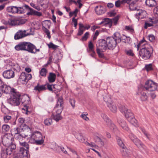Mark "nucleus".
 <instances>
[{
	"label": "nucleus",
	"mask_w": 158,
	"mask_h": 158,
	"mask_svg": "<svg viewBox=\"0 0 158 158\" xmlns=\"http://www.w3.org/2000/svg\"><path fill=\"white\" fill-rule=\"evenodd\" d=\"M157 88V84L153 81L148 80L146 81L144 87L141 86L138 88L137 94L140 96L142 101H145L147 100L148 96L145 92L144 89L150 91H154Z\"/></svg>",
	"instance_id": "nucleus-1"
},
{
	"label": "nucleus",
	"mask_w": 158,
	"mask_h": 158,
	"mask_svg": "<svg viewBox=\"0 0 158 158\" xmlns=\"http://www.w3.org/2000/svg\"><path fill=\"white\" fill-rule=\"evenodd\" d=\"M146 42L143 40L137 45V50L139 48H142L139 52V55L142 58L145 60L149 59L152 55V49L148 44H146Z\"/></svg>",
	"instance_id": "nucleus-2"
},
{
	"label": "nucleus",
	"mask_w": 158,
	"mask_h": 158,
	"mask_svg": "<svg viewBox=\"0 0 158 158\" xmlns=\"http://www.w3.org/2000/svg\"><path fill=\"white\" fill-rule=\"evenodd\" d=\"M15 48L17 51L26 50L33 53L40 51V49H36V47L33 44L27 42H20L16 45Z\"/></svg>",
	"instance_id": "nucleus-3"
},
{
	"label": "nucleus",
	"mask_w": 158,
	"mask_h": 158,
	"mask_svg": "<svg viewBox=\"0 0 158 158\" xmlns=\"http://www.w3.org/2000/svg\"><path fill=\"white\" fill-rule=\"evenodd\" d=\"M121 112L124 113L125 117L131 124L135 125L137 120L135 118L133 113L130 110L128 109L125 106H122L120 108Z\"/></svg>",
	"instance_id": "nucleus-4"
},
{
	"label": "nucleus",
	"mask_w": 158,
	"mask_h": 158,
	"mask_svg": "<svg viewBox=\"0 0 158 158\" xmlns=\"http://www.w3.org/2000/svg\"><path fill=\"white\" fill-rule=\"evenodd\" d=\"M10 98L8 100V102L13 106H17L20 103V94L15 91L11 93Z\"/></svg>",
	"instance_id": "nucleus-5"
},
{
	"label": "nucleus",
	"mask_w": 158,
	"mask_h": 158,
	"mask_svg": "<svg viewBox=\"0 0 158 158\" xmlns=\"http://www.w3.org/2000/svg\"><path fill=\"white\" fill-rule=\"evenodd\" d=\"M30 138L34 141L35 144L37 145H41L44 142L41 133L38 131H35L32 133Z\"/></svg>",
	"instance_id": "nucleus-6"
},
{
	"label": "nucleus",
	"mask_w": 158,
	"mask_h": 158,
	"mask_svg": "<svg viewBox=\"0 0 158 158\" xmlns=\"http://www.w3.org/2000/svg\"><path fill=\"white\" fill-rule=\"evenodd\" d=\"M118 144L121 147V151L124 158H128L131 153V151L125 148V146L122 141L120 138L117 139Z\"/></svg>",
	"instance_id": "nucleus-7"
},
{
	"label": "nucleus",
	"mask_w": 158,
	"mask_h": 158,
	"mask_svg": "<svg viewBox=\"0 0 158 158\" xmlns=\"http://www.w3.org/2000/svg\"><path fill=\"white\" fill-rule=\"evenodd\" d=\"M2 142L3 145L8 148L13 145L16 144L14 142V139L10 135H6L2 137Z\"/></svg>",
	"instance_id": "nucleus-8"
},
{
	"label": "nucleus",
	"mask_w": 158,
	"mask_h": 158,
	"mask_svg": "<svg viewBox=\"0 0 158 158\" xmlns=\"http://www.w3.org/2000/svg\"><path fill=\"white\" fill-rule=\"evenodd\" d=\"M16 148L15 145L7 148L6 150H3L1 152V158H6L8 155H10L15 150Z\"/></svg>",
	"instance_id": "nucleus-9"
},
{
	"label": "nucleus",
	"mask_w": 158,
	"mask_h": 158,
	"mask_svg": "<svg viewBox=\"0 0 158 158\" xmlns=\"http://www.w3.org/2000/svg\"><path fill=\"white\" fill-rule=\"evenodd\" d=\"M106 38L108 49H114L116 46L117 43L115 41L113 36L108 37Z\"/></svg>",
	"instance_id": "nucleus-10"
},
{
	"label": "nucleus",
	"mask_w": 158,
	"mask_h": 158,
	"mask_svg": "<svg viewBox=\"0 0 158 158\" xmlns=\"http://www.w3.org/2000/svg\"><path fill=\"white\" fill-rule=\"evenodd\" d=\"M97 49H101L102 52L108 49L106 38V40L101 39L98 40L97 44Z\"/></svg>",
	"instance_id": "nucleus-11"
},
{
	"label": "nucleus",
	"mask_w": 158,
	"mask_h": 158,
	"mask_svg": "<svg viewBox=\"0 0 158 158\" xmlns=\"http://www.w3.org/2000/svg\"><path fill=\"white\" fill-rule=\"evenodd\" d=\"M0 87L2 93L9 94L11 93V94L15 91V89H11L10 86L4 84L2 81V83L0 84Z\"/></svg>",
	"instance_id": "nucleus-12"
},
{
	"label": "nucleus",
	"mask_w": 158,
	"mask_h": 158,
	"mask_svg": "<svg viewBox=\"0 0 158 158\" xmlns=\"http://www.w3.org/2000/svg\"><path fill=\"white\" fill-rule=\"evenodd\" d=\"M62 111L61 109H59L56 110V113H52L51 115V118L56 122L62 119V117L61 115V114Z\"/></svg>",
	"instance_id": "nucleus-13"
},
{
	"label": "nucleus",
	"mask_w": 158,
	"mask_h": 158,
	"mask_svg": "<svg viewBox=\"0 0 158 158\" xmlns=\"http://www.w3.org/2000/svg\"><path fill=\"white\" fill-rule=\"evenodd\" d=\"M140 0H122V2H126V3L129 4V9L131 10H136L135 6H134L136 4L137 2L140 1Z\"/></svg>",
	"instance_id": "nucleus-14"
},
{
	"label": "nucleus",
	"mask_w": 158,
	"mask_h": 158,
	"mask_svg": "<svg viewBox=\"0 0 158 158\" xmlns=\"http://www.w3.org/2000/svg\"><path fill=\"white\" fill-rule=\"evenodd\" d=\"M26 30H19L16 33L14 36L15 39V40H19L28 35V34L26 33Z\"/></svg>",
	"instance_id": "nucleus-15"
},
{
	"label": "nucleus",
	"mask_w": 158,
	"mask_h": 158,
	"mask_svg": "<svg viewBox=\"0 0 158 158\" xmlns=\"http://www.w3.org/2000/svg\"><path fill=\"white\" fill-rule=\"evenodd\" d=\"M29 151L26 150L23 147H21L18 153V155L20 158H27Z\"/></svg>",
	"instance_id": "nucleus-16"
},
{
	"label": "nucleus",
	"mask_w": 158,
	"mask_h": 158,
	"mask_svg": "<svg viewBox=\"0 0 158 158\" xmlns=\"http://www.w3.org/2000/svg\"><path fill=\"white\" fill-rule=\"evenodd\" d=\"M3 77L5 78L10 79L14 77V72L11 69L8 70L4 71L3 73Z\"/></svg>",
	"instance_id": "nucleus-17"
},
{
	"label": "nucleus",
	"mask_w": 158,
	"mask_h": 158,
	"mask_svg": "<svg viewBox=\"0 0 158 158\" xmlns=\"http://www.w3.org/2000/svg\"><path fill=\"white\" fill-rule=\"evenodd\" d=\"M146 15V12L141 9L138 10L135 15L136 18L138 19H143L145 17Z\"/></svg>",
	"instance_id": "nucleus-18"
},
{
	"label": "nucleus",
	"mask_w": 158,
	"mask_h": 158,
	"mask_svg": "<svg viewBox=\"0 0 158 158\" xmlns=\"http://www.w3.org/2000/svg\"><path fill=\"white\" fill-rule=\"evenodd\" d=\"M96 14L98 15H101L106 12V7L102 6H96L95 9Z\"/></svg>",
	"instance_id": "nucleus-19"
},
{
	"label": "nucleus",
	"mask_w": 158,
	"mask_h": 158,
	"mask_svg": "<svg viewBox=\"0 0 158 158\" xmlns=\"http://www.w3.org/2000/svg\"><path fill=\"white\" fill-rule=\"evenodd\" d=\"M117 122L123 129L127 131L129 130V128L126 122L124 120H122L120 118H117Z\"/></svg>",
	"instance_id": "nucleus-20"
},
{
	"label": "nucleus",
	"mask_w": 158,
	"mask_h": 158,
	"mask_svg": "<svg viewBox=\"0 0 158 158\" xmlns=\"http://www.w3.org/2000/svg\"><path fill=\"white\" fill-rule=\"evenodd\" d=\"M112 21L110 19L106 18L102 20L100 24H103L105 26H108L110 28L112 26Z\"/></svg>",
	"instance_id": "nucleus-21"
},
{
	"label": "nucleus",
	"mask_w": 158,
	"mask_h": 158,
	"mask_svg": "<svg viewBox=\"0 0 158 158\" xmlns=\"http://www.w3.org/2000/svg\"><path fill=\"white\" fill-rule=\"evenodd\" d=\"M26 79V73L23 72L21 74L18 80V81L23 84H26L27 83Z\"/></svg>",
	"instance_id": "nucleus-22"
},
{
	"label": "nucleus",
	"mask_w": 158,
	"mask_h": 158,
	"mask_svg": "<svg viewBox=\"0 0 158 158\" xmlns=\"http://www.w3.org/2000/svg\"><path fill=\"white\" fill-rule=\"evenodd\" d=\"M134 143L141 150L146 151V147L138 139H136L135 141H134Z\"/></svg>",
	"instance_id": "nucleus-23"
},
{
	"label": "nucleus",
	"mask_w": 158,
	"mask_h": 158,
	"mask_svg": "<svg viewBox=\"0 0 158 158\" xmlns=\"http://www.w3.org/2000/svg\"><path fill=\"white\" fill-rule=\"evenodd\" d=\"M19 9L18 10L19 14H23L25 12V9L30 11L31 8L30 7L26 5H24L18 7Z\"/></svg>",
	"instance_id": "nucleus-24"
},
{
	"label": "nucleus",
	"mask_w": 158,
	"mask_h": 158,
	"mask_svg": "<svg viewBox=\"0 0 158 158\" xmlns=\"http://www.w3.org/2000/svg\"><path fill=\"white\" fill-rule=\"evenodd\" d=\"M19 9L18 7L16 6H10L8 7L7 8V11L12 13H18Z\"/></svg>",
	"instance_id": "nucleus-25"
},
{
	"label": "nucleus",
	"mask_w": 158,
	"mask_h": 158,
	"mask_svg": "<svg viewBox=\"0 0 158 158\" xmlns=\"http://www.w3.org/2000/svg\"><path fill=\"white\" fill-rule=\"evenodd\" d=\"M63 98L62 97H59L57 99V102L56 104L55 108L60 107L59 109H61L63 110Z\"/></svg>",
	"instance_id": "nucleus-26"
},
{
	"label": "nucleus",
	"mask_w": 158,
	"mask_h": 158,
	"mask_svg": "<svg viewBox=\"0 0 158 158\" xmlns=\"http://www.w3.org/2000/svg\"><path fill=\"white\" fill-rule=\"evenodd\" d=\"M45 86V85H40L39 83H38L37 85L34 87V89L40 92L41 91L45 90L46 89V88Z\"/></svg>",
	"instance_id": "nucleus-27"
},
{
	"label": "nucleus",
	"mask_w": 158,
	"mask_h": 158,
	"mask_svg": "<svg viewBox=\"0 0 158 158\" xmlns=\"http://www.w3.org/2000/svg\"><path fill=\"white\" fill-rule=\"evenodd\" d=\"M113 38L117 43H120L122 40L120 34L117 32L114 34Z\"/></svg>",
	"instance_id": "nucleus-28"
},
{
	"label": "nucleus",
	"mask_w": 158,
	"mask_h": 158,
	"mask_svg": "<svg viewBox=\"0 0 158 158\" xmlns=\"http://www.w3.org/2000/svg\"><path fill=\"white\" fill-rule=\"evenodd\" d=\"M56 75L52 73H50L48 77V80L50 83L54 82L56 80Z\"/></svg>",
	"instance_id": "nucleus-29"
},
{
	"label": "nucleus",
	"mask_w": 158,
	"mask_h": 158,
	"mask_svg": "<svg viewBox=\"0 0 158 158\" xmlns=\"http://www.w3.org/2000/svg\"><path fill=\"white\" fill-rule=\"evenodd\" d=\"M107 106L112 112L113 113L116 112L117 110V107L115 104L113 102L108 104Z\"/></svg>",
	"instance_id": "nucleus-30"
},
{
	"label": "nucleus",
	"mask_w": 158,
	"mask_h": 158,
	"mask_svg": "<svg viewBox=\"0 0 158 158\" xmlns=\"http://www.w3.org/2000/svg\"><path fill=\"white\" fill-rule=\"evenodd\" d=\"M27 14L28 15H34L38 16H40L42 15V14L41 12L35 11L31 8L30 12L27 13Z\"/></svg>",
	"instance_id": "nucleus-31"
},
{
	"label": "nucleus",
	"mask_w": 158,
	"mask_h": 158,
	"mask_svg": "<svg viewBox=\"0 0 158 158\" xmlns=\"http://www.w3.org/2000/svg\"><path fill=\"white\" fill-rule=\"evenodd\" d=\"M145 3L147 5L150 7L155 6L156 5L155 0H146Z\"/></svg>",
	"instance_id": "nucleus-32"
},
{
	"label": "nucleus",
	"mask_w": 158,
	"mask_h": 158,
	"mask_svg": "<svg viewBox=\"0 0 158 158\" xmlns=\"http://www.w3.org/2000/svg\"><path fill=\"white\" fill-rule=\"evenodd\" d=\"M79 28L77 35L80 36L81 35L83 34V32L85 31V28H84V26L81 23H79Z\"/></svg>",
	"instance_id": "nucleus-33"
},
{
	"label": "nucleus",
	"mask_w": 158,
	"mask_h": 158,
	"mask_svg": "<svg viewBox=\"0 0 158 158\" xmlns=\"http://www.w3.org/2000/svg\"><path fill=\"white\" fill-rule=\"evenodd\" d=\"M2 128L3 132H7L10 130V127L7 124H4L2 126Z\"/></svg>",
	"instance_id": "nucleus-34"
},
{
	"label": "nucleus",
	"mask_w": 158,
	"mask_h": 158,
	"mask_svg": "<svg viewBox=\"0 0 158 158\" xmlns=\"http://www.w3.org/2000/svg\"><path fill=\"white\" fill-rule=\"evenodd\" d=\"M110 127V129L114 132H115L117 130V128L115 125L114 123H112L111 121H110V123H109V125H107Z\"/></svg>",
	"instance_id": "nucleus-35"
},
{
	"label": "nucleus",
	"mask_w": 158,
	"mask_h": 158,
	"mask_svg": "<svg viewBox=\"0 0 158 158\" xmlns=\"http://www.w3.org/2000/svg\"><path fill=\"white\" fill-rule=\"evenodd\" d=\"M102 118L106 122L107 125H109V123H110L111 121L107 116L104 114H102L101 115Z\"/></svg>",
	"instance_id": "nucleus-36"
},
{
	"label": "nucleus",
	"mask_w": 158,
	"mask_h": 158,
	"mask_svg": "<svg viewBox=\"0 0 158 158\" xmlns=\"http://www.w3.org/2000/svg\"><path fill=\"white\" fill-rule=\"evenodd\" d=\"M103 99L104 101L106 103L107 106L112 102L111 98L108 95H107L104 97Z\"/></svg>",
	"instance_id": "nucleus-37"
},
{
	"label": "nucleus",
	"mask_w": 158,
	"mask_h": 158,
	"mask_svg": "<svg viewBox=\"0 0 158 158\" xmlns=\"http://www.w3.org/2000/svg\"><path fill=\"white\" fill-rule=\"evenodd\" d=\"M11 134L15 136V135L20 133V128L18 127L15 128L11 130Z\"/></svg>",
	"instance_id": "nucleus-38"
},
{
	"label": "nucleus",
	"mask_w": 158,
	"mask_h": 158,
	"mask_svg": "<svg viewBox=\"0 0 158 158\" xmlns=\"http://www.w3.org/2000/svg\"><path fill=\"white\" fill-rule=\"evenodd\" d=\"M9 24L11 25H15L18 24V19H9L8 20Z\"/></svg>",
	"instance_id": "nucleus-39"
},
{
	"label": "nucleus",
	"mask_w": 158,
	"mask_h": 158,
	"mask_svg": "<svg viewBox=\"0 0 158 158\" xmlns=\"http://www.w3.org/2000/svg\"><path fill=\"white\" fill-rule=\"evenodd\" d=\"M76 136L77 137V139L80 141L82 142H84L85 139L81 133H79L78 134H77Z\"/></svg>",
	"instance_id": "nucleus-40"
},
{
	"label": "nucleus",
	"mask_w": 158,
	"mask_h": 158,
	"mask_svg": "<svg viewBox=\"0 0 158 158\" xmlns=\"http://www.w3.org/2000/svg\"><path fill=\"white\" fill-rule=\"evenodd\" d=\"M141 131L148 139L150 140L151 138V136L150 134H149L145 130L143 129H142Z\"/></svg>",
	"instance_id": "nucleus-41"
},
{
	"label": "nucleus",
	"mask_w": 158,
	"mask_h": 158,
	"mask_svg": "<svg viewBox=\"0 0 158 158\" xmlns=\"http://www.w3.org/2000/svg\"><path fill=\"white\" fill-rule=\"evenodd\" d=\"M79 11V10L77 9L76 8L73 11L70 12L69 13V16L71 17L74 15L75 16L74 17H76L77 15V14Z\"/></svg>",
	"instance_id": "nucleus-42"
},
{
	"label": "nucleus",
	"mask_w": 158,
	"mask_h": 158,
	"mask_svg": "<svg viewBox=\"0 0 158 158\" xmlns=\"http://www.w3.org/2000/svg\"><path fill=\"white\" fill-rule=\"evenodd\" d=\"M19 144H20V145H21L23 147H25L27 149L26 150H29V145L27 143L25 142H21L19 141Z\"/></svg>",
	"instance_id": "nucleus-43"
},
{
	"label": "nucleus",
	"mask_w": 158,
	"mask_h": 158,
	"mask_svg": "<svg viewBox=\"0 0 158 158\" xmlns=\"http://www.w3.org/2000/svg\"><path fill=\"white\" fill-rule=\"evenodd\" d=\"M48 45L49 48L53 49H55L58 47V46L53 44L52 42H50Z\"/></svg>",
	"instance_id": "nucleus-44"
},
{
	"label": "nucleus",
	"mask_w": 158,
	"mask_h": 158,
	"mask_svg": "<svg viewBox=\"0 0 158 158\" xmlns=\"http://www.w3.org/2000/svg\"><path fill=\"white\" fill-rule=\"evenodd\" d=\"M14 137L15 139L19 140H21L23 139V136L20 134V133L15 135Z\"/></svg>",
	"instance_id": "nucleus-45"
},
{
	"label": "nucleus",
	"mask_w": 158,
	"mask_h": 158,
	"mask_svg": "<svg viewBox=\"0 0 158 158\" xmlns=\"http://www.w3.org/2000/svg\"><path fill=\"white\" fill-rule=\"evenodd\" d=\"M44 123L46 125H50L52 123V120L51 119L48 118L46 119L44 121Z\"/></svg>",
	"instance_id": "nucleus-46"
},
{
	"label": "nucleus",
	"mask_w": 158,
	"mask_h": 158,
	"mask_svg": "<svg viewBox=\"0 0 158 158\" xmlns=\"http://www.w3.org/2000/svg\"><path fill=\"white\" fill-rule=\"evenodd\" d=\"M89 52H93L94 50V45L91 42H90L89 45Z\"/></svg>",
	"instance_id": "nucleus-47"
},
{
	"label": "nucleus",
	"mask_w": 158,
	"mask_h": 158,
	"mask_svg": "<svg viewBox=\"0 0 158 158\" xmlns=\"http://www.w3.org/2000/svg\"><path fill=\"white\" fill-rule=\"evenodd\" d=\"M47 73V70L44 68H42L40 71V74L42 76H45Z\"/></svg>",
	"instance_id": "nucleus-48"
},
{
	"label": "nucleus",
	"mask_w": 158,
	"mask_h": 158,
	"mask_svg": "<svg viewBox=\"0 0 158 158\" xmlns=\"http://www.w3.org/2000/svg\"><path fill=\"white\" fill-rule=\"evenodd\" d=\"M122 0L120 1L119 0H118L115 2V6L117 7H120L121 4H123L126 3V2H122Z\"/></svg>",
	"instance_id": "nucleus-49"
},
{
	"label": "nucleus",
	"mask_w": 158,
	"mask_h": 158,
	"mask_svg": "<svg viewBox=\"0 0 158 158\" xmlns=\"http://www.w3.org/2000/svg\"><path fill=\"white\" fill-rule=\"evenodd\" d=\"M11 117L9 115H6L3 117V119L4 122L6 123H8L9 122V120L11 119Z\"/></svg>",
	"instance_id": "nucleus-50"
},
{
	"label": "nucleus",
	"mask_w": 158,
	"mask_h": 158,
	"mask_svg": "<svg viewBox=\"0 0 158 158\" xmlns=\"http://www.w3.org/2000/svg\"><path fill=\"white\" fill-rule=\"evenodd\" d=\"M152 26V23L151 22L149 23L148 22H146L145 23V25L144 26V28L145 29H147L148 27H150Z\"/></svg>",
	"instance_id": "nucleus-51"
},
{
	"label": "nucleus",
	"mask_w": 158,
	"mask_h": 158,
	"mask_svg": "<svg viewBox=\"0 0 158 158\" xmlns=\"http://www.w3.org/2000/svg\"><path fill=\"white\" fill-rule=\"evenodd\" d=\"M101 52H102V50L101 49H97V52L99 57L103 58L104 57V55L103 54L101 53Z\"/></svg>",
	"instance_id": "nucleus-52"
},
{
	"label": "nucleus",
	"mask_w": 158,
	"mask_h": 158,
	"mask_svg": "<svg viewBox=\"0 0 158 158\" xmlns=\"http://www.w3.org/2000/svg\"><path fill=\"white\" fill-rule=\"evenodd\" d=\"M130 137L131 139V140L134 142V141H135L136 139H137L138 138L133 134H131L130 135Z\"/></svg>",
	"instance_id": "nucleus-53"
},
{
	"label": "nucleus",
	"mask_w": 158,
	"mask_h": 158,
	"mask_svg": "<svg viewBox=\"0 0 158 158\" xmlns=\"http://www.w3.org/2000/svg\"><path fill=\"white\" fill-rule=\"evenodd\" d=\"M89 32H86L84 36L82 37L81 38L82 40L83 41L86 40L88 37V36L89 35Z\"/></svg>",
	"instance_id": "nucleus-54"
},
{
	"label": "nucleus",
	"mask_w": 158,
	"mask_h": 158,
	"mask_svg": "<svg viewBox=\"0 0 158 158\" xmlns=\"http://www.w3.org/2000/svg\"><path fill=\"white\" fill-rule=\"evenodd\" d=\"M145 68L147 71L151 70L152 69V64H149L146 65Z\"/></svg>",
	"instance_id": "nucleus-55"
},
{
	"label": "nucleus",
	"mask_w": 158,
	"mask_h": 158,
	"mask_svg": "<svg viewBox=\"0 0 158 158\" xmlns=\"http://www.w3.org/2000/svg\"><path fill=\"white\" fill-rule=\"evenodd\" d=\"M75 101L74 99H70L69 100V102L71 104V106L74 108L75 106Z\"/></svg>",
	"instance_id": "nucleus-56"
},
{
	"label": "nucleus",
	"mask_w": 158,
	"mask_h": 158,
	"mask_svg": "<svg viewBox=\"0 0 158 158\" xmlns=\"http://www.w3.org/2000/svg\"><path fill=\"white\" fill-rule=\"evenodd\" d=\"M125 29L128 30L130 31L131 32L133 33L134 32V30L133 28L130 26H126Z\"/></svg>",
	"instance_id": "nucleus-57"
},
{
	"label": "nucleus",
	"mask_w": 158,
	"mask_h": 158,
	"mask_svg": "<svg viewBox=\"0 0 158 158\" xmlns=\"http://www.w3.org/2000/svg\"><path fill=\"white\" fill-rule=\"evenodd\" d=\"M149 22H151L152 23V24H155L158 23V20L156 19L155 18H154L153 19H149Z\"/></svg>",
	"instance_id": "nucleus-58"
},
{
	"label": "nucleus",
	"mask_w": 158,
	"mask_h": 158,
	"mask_svg": "<svg viewBox=\"0 0 158 158\" xmlns=\"http://www.w3.org/2000/svg\"><path fill=\"white\" fill-rule=\"evenodd\" d=\"M126 54L129 56H133L134 54L132 51L131 50H129L126 51Z\"/></svg>",
	"instance_id": "nucleus-59"
},
{
	"label": "nucleus",
	"mask_w": 158,
	"mask_h": 158,
	"mask_svg": "<svg viewBox=\"0 0 158 158\" xmlns=\"http://www.w3.org/2000/svg\"><path fill=\"white\" fill-rule=\"evenodd\" d=\"M26 22V20L25 19H18V24H23Z\"/></svg>",
	"instance_id": "nucleus-60"
},
{
	"label": "nucleus",
	"mask_w": 158,
	"mask_h": 158,
	"mask_svg": "<svg viewBox=\"0 0 158 158\" xmlns=\"http://www.w3.org/2000/svg\"><path fill=\"white\" fill-rule=\"evenodd\" d=\"M12 68L15 70L18 71L19 70L20 67L17 64H16L15 65H13L12 67Z\"/></svg>",
	"instance_id": "nucleus-61"
},
{
	"label": "nucleus",
	"mask_w": 158,
	"mask_h": 158,
	"mask_svg": "<svg viewBox=\"0 0 158 158\" xmlns=\"http://www.w3.org/2000/svg\"><path fill=\"white\" fill-rule=\"evenodd\" d=\"M57 148L61 150V151L64 153L66 154L67 153V152L65 149L63 147L58 146Z\"/></svg>",
	"instance_id": "nucleus-62"
},
{
	"label": "nucleus",
	"mask_w": 158,
	"mask_h": 158,
	"mask_svg": "<svg viewBox=\"0 0 158 158\" xmlns=\"http://www.w3.org/2000/svg\"><path fill=\"white\" fill-rule=\"evenodd\" d=\"M26 80L27 82L31 78V74L26 73Z\"/></svg>",
	"instance_id": "nucleus-63"
},
{
	"label": "nucleus",
	"mask_w": 158,
	"mask_h": 158,
	"mask_svg": "<svg viewBox=\"0 0 158 158\" xmlns=\"http://www.w3.org/2000/svg\"><path fill=\"white\" fill-rule=\"evenodd\" d=\"M154 13L158 16V6L156 7L154 9Z\"/></svg>",
	"instance_id": "nucleus-64"
}]
</instances>
